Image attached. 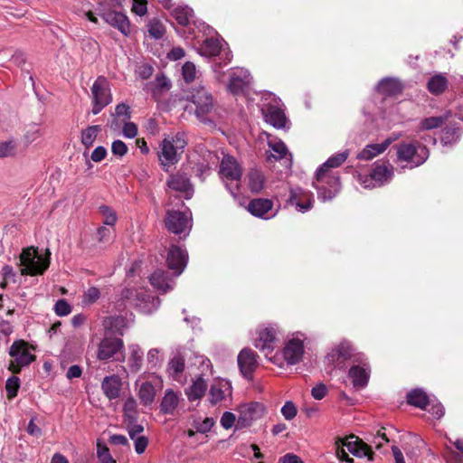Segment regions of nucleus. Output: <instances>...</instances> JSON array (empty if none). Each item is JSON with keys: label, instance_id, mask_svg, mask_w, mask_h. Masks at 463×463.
<instances>
[{"label": "nucleus", "instance_id": "a878e982", "mask_svg": "<svg viewBox=\"0 0 463 463\" xmlns=\"http://www.w3.org/2000/svg\"><path fill=\"white\" fill-rule=\"evenodd\" d=\"M273 203L269 199L258 198L251 200L248 204V211L254 216L270 219L275 216L276 213H269L272 210Z\"/></svg>", "mask_w": 463, "mask_h": 463}, {"label": "nucleus", "instance_id": "864d4df0", "mask_svg": "<svg viewBox=\"0 0 463 463\" xmlns=\"http://www.w3.org/2000/svg\"><path fill=\"white\" fill-rule=\"evenodd\" d=\"M97 455L100 463H116L106 445L98 443Z\"/></svg>", "mask_w": 463, "mask_h": 463}, {"label": "nucleus", "instance_id": "37998d69", "mask_svg": "<svg viewBox=\"0 0 463 463\" xmlns=\"http://www.w3.org/2000/svg\"><path fill=\"white\" fill-rule=\"evenodd\" d=\"M407 402L411 405L425 409L429 405V397L422 389H414L408 393Z\"/></svg>", "mask_w": 463, "mask_h": 463}, {"label": "nucleus", "instance_id": "4d7b16f0", "mask_svg": "<svg viewBox=\"0 0 463 463\" xmlns=\"http://www.w3.org/2000/svg\"><path fill=\"white\" fill-rule=\"evenodd\" d=\"M214 425V420L213 418H205L203 420H198L194 422V428L197 432L205 434L209 432Z\"/></svg>", "mask_w": 463, "mask_h": 463}, {"label": "nucleus", "instance_id": "79ce46f5", "mask_svg": "<svg viewBox=\"0 0 463 463\" xmlns=\"http://www.w3.org/2000/svg\"><path fill=\"white\" fill-rule=\"evenodd\" d=\"M154 96L162 94L171 89V80L164 74H157L156 79L148 83Z\"/></svg>", "mask_w": 463, "mask_h": 463}, {"label": "nucleus", "instance_id": "69168bd1", "mask_svg": "<svg viewBox=\"0 0 463 463\" xmlns=\"http://www.w3.org/2000/svg\"><path fill=\"white\" fill-rule=\"evenodd\" d=\"M235 415L230 411L224 412L221 418V425L225 430L231 429L235 424Z\"/></svg>", "mask_w": 463, "mask_h": 463}, {"label": "nucleus", "instance_id": "20e7f679", "mask_svg": "<svg viewBox=\"0 0 463 463\" xmlns=\"http://www.w3.org/2000/svg\"><path fill=\"white\" fill-rule=\"evenodd\" d=\"M191 101L195 106L196 118L204 124L212 123L216 104L209 90L203 86L193 89Z\"/></svg>", "mask_w": 463, "mask_h": 463}, {"label": "nucleus", "instance_id": "0e129e2a", "mask_svg": "<svg viewBox=\"0 0 463 463\" xmlns=\"http://www.w3.org/2000/svg\"><path fill=\"white\" fill-rule=\"evenodd\" d=\"M143 430L144 427L142 425L137 424L136 420H128V432L131 439H135V438L138 437Z\"/></svg>", "mask_w": 463, "mask_h": 463}, {"label": "nucleus", "instance_id": "aec40b11", "mask_svg": "<svg viewBox=\"0 0 463 463\" xmlns=\"http://www.w3.org/2000/svg\"><path fill=\"white\" fill-rule=\"evenodd\" d=\"M401 137L400 134H392L382 143L379 144H369L357 155V158L360 160L369 161L375 156L383 154L392 143L396 141Z\"/></svg>", "mask_w": 463, "mask_h": 463}, {"label": "nucleus", "instance_id": "f03ea898", "mask_svg": "<svg viewBox=\"0 0 463 463\" xmlns=\"http://www.w3.org/2000/svg\"><path fill=\"white\" fill-rule=\"evenodd\" d=\"M21 274L29 276L43 275L50 266V252L40 255L34 247L23 250L20 255Z\"/></svg>", "mask_w": 463, "mask_h": 463}, {"label": "nucleus", "instance_id": "a18cd8bd", "mask_svg": "<svg viewBox=\"0 0 463 463\" xmlns=\"http://www.w3.org/2000/svg\"><path fill=\"white\" fill-rule=\"evenodd\" d=\"M447 118V116L426 118L420 121L419 130H431L438 128L443 125Z\"/></svg>", "mask_w": 463, "mask_h": 463}, {"label": "nucleus", "instance_id": "f3484780", "mask_svg": "<svg viewBox=\"0 0 463 463\" xmlns=\"http://www.w3.org/2000/svg\"><path fill=\"white\" fill-rule=\"evenodd\" d=\"M188 255L184 249L178 246H171L167 257L166 262L170 269L174 271V276L178 277L184 269L187 264Z\"/></svg>", "mask_w": 463, "mask_h": 463}, {"label": "nucleus", "instance_id": "5701e85b", "mask_svg": "<svg viewBox=\"0 0 463 463\" xmlns=\"http://www.w3.org/2000/svg\"><path fill=\"white\" fill-rule=\"evenodd\" d=\"M289 201L298 212L306 213L312 208L314 197L309 191L296 188L290 191Z\"/></svg>", "mask_w": 463, "mask_h": 463}, {"label": "nucleus", "instance_id": "6e6d98bb", "mask_svg": "<svg viewBox=\"0 0 463 463\" xmlns=\"http://www.w3.org/2000/svg\"><path fill=\"white\" fill-rule=\"evenodd\" d=\"M100 297V291L96 287L89 288L83 295V303L86 305H90L96 302Z\"/></svg>", "mask_w": 463, "mask_h": 463}, {"label": "nucleus", "instance_id": "c756f323", "mask_svg": "<svg viewBox=\"0 0 463 463\" xmlns=\"http://www.w3.org/2000/svg\"><path fill=\"white\" fill-rule=\"evenodd\" d=\"M261 110L267 123L272 125L276 128H283L285 127L287 118L281 109L277 106L269 105Z\"/></svg>", "mask_w": 463, "mask_h": 463}, {"label": "nucleus", "instance_id": "f704fd0d", "mask_svg": "<svg viewBox=\"0 0 463 463\" xmlns=\"http://www.w3.org/2000/svg\"><path fill=\"white\" fill-rule=\"evenodd\" d=\"M403 86L402 82L394 78L383 79L376 86L379 93L385 96H394L402 91Z\"/></svg>", "mask_w": 463, "mask_h": 463}, {"label": "nucleus", "instance_id": "f257e3e1", "mask_svg": "<svg viewBox=\"0 0 463 463\" xmlns=\"http://www.w3.org/2000/svg\"><path fill=\"white\" fill-rule=\"evenodd\" d=\"M348 155L347 150L333 155L317 170L313 186L322 201H329L339 193L340 178L334 169L339 167L347 159Z\"/></svg>", "mask_w": 463, "mask_h": 463}, {"label": "nucleus", "instance_id": "4468645a", "mask_svg": "<svg viewBox=\"0 0 463 463\" xmlns=\"http://www.w3.org/2000/svg\"><path fill=\"white\" fill-rule=\"evenodd\" d=\"M144 376L141 375L136 382L138 386L137 395L140 402L145 405H150L154 402L156 394V387L161 388L163 381L158 375L152 374L151 380L142 381Z\"/></svg>", "mask_w": 463, "mask_h": 463}, {"label": "nucleus", "instance_id": "72a5a7b5", "mask_svg": "<svg viewBox=\"0 0 463 463\" xmlns=\"http://www.w3.org/2000/svg\"><path fill=\"white\" fill-rule=\"evenodd\" d=\"M128 354L127 357L128 366L133 373H137L143 364V351L137 344H131L128 346Z\"/></svg>", "mask_w": 463, "mask_h": 463}, {"label": "nucleus", "instance_id": "4be33fe9", "mask_svg": "<svg viewBox=\"0 0 463 463\" xmlns=\"http://www.w3.org/2000/svg\"><path fill=\"white\" fill-rule=\"evenodd\" d=\"M238 364L242 375L250 379L258 366L256 354L250 348L242 349L238 355Z\"/></svg>", "mask_w": 463, "mask_h": 463}, {"label": "nucleus", "instance_id": "09e8293b", "mask_svg": "<svg viewBox=\"0 0 463 463\" xmlns=\"http://www.w3.org/2000/svg\"><path fill=\"white\" fill-rule=\"evenodd\" d=\"M100 214L103 217V223L109 226H114L117 222L118 217L116 213L107 205H101L99 208Z\"/></svg>", "mask_w": 463, "mask_h": 463}, {"label": "nucleus", "instance_id": "1a4fd4ad", "mask_svg": "<svg viewBox=\"0 0 463 463\" xmlns=\"http://www.w3.org/2000/svg\"><path fill=\"white\" fill-rule=\"evenodd\" d=\"M9 354L14 360L9 364L8 369L14 373H19L22 367L29 365L35 358L31 347L24 340L14 341Z\"/></svg>", "mask_w": 463, "mask_h": 463}, {"label": "nucleus", "instance_id": "a19ab883", "mask_svg": "<svg viewBox=\"0 0 463 463\" xmlns=\"http://www.w3.org/2000/svg\"><path fill=\"white\" fill-rule=\"evenodd\" d=\"M222 51V42L218 39L207 38L199 49L201 55L207 57L217 56Z\"/></svg>", "mask_w": 463, "mask_h": 463}, {"label": "nucleus", "instance_id": "ea45409f", "mask_svg": "<svg viewBox=\"0 0 463 463\" xmlns=\"http://www.w3.org/2000/svg\"><path fill=\"white\" fill-rule=\"evenodd\" d=\"M249 189L252 193H260L265 184L264 175L258 169H251L247 175Z\"/></svg>", "mask_w": 463, "mask_h": 463}, {"label": "nucleus", "instance_id": "774afa93", "mask_svg": "<svg viewBox=\"0 0 463 463\" xmlns=\"http://www.w3.org/2000/svg\"><path fill=\"white\" fill-rule=\"evenodd\" d=\"M146 5L147 3L146 0H133L132 11L136 14L142 16L146 14Z\"/></svg>", "mask_w": 463, "mask_h": 463}, {"label": "nucleus", "instance_id": "f8f14e48", "mask_svg": "<svg viewBox=\"0 0 463 463\" xmlns=\"http://www.w3.org/2000/svg\"><path fill=\"white\" fill-rule=\"evenodd\" d=\"M353 355L354 348L352 345L348 341L343 340L330 349L325 358V362L330 371L336 368L343 369L345 366V363L351 359Z\"/></svg>", "mask_w": 463, "mask_h": 463}, {"label": "nucleus", "instance_id": "de8ad7c7", "mask_svg": "<svg viewBox=\"0 0 463 463\" xmlns=\"http://www.w3.org/2000/svg\"><path fill=\"white\" fill-rule=\"evenodd\" d=\"M146 361L150 369L159 367L164 361L161 350L158 348L150 349L146 354Z\"/></svg>", "mask_w": 463, "mask_h": 463}, {"label": "nucleus", "instance_id": "49530a36", "mask_svg": "<svg viewBox=\"0 0 463 463\" xmlns=\"http://www.w3.org/2000/svg\"><path fill=\"white\" fill-rule=\"evenodd\" d=\"M147 32L150 37L154 39H161L165 33V25L157 19H152L147 24Z\"/></svg>", "mask_w": 463, "mask_h": 463}, {"label": "nucleus", "instance_id": "6e6552de", "mask_svg": "<svg viewBox=\"0 0 463 463\" xmlns=\"http://www.w3.org/2000/svg\"><path fill=\"white\" fill-rule=\"evenodd\" d=\"M196 363L202 367L201 373L196 376L185 392L188 400L192 402L203 397L208 387L205 377H209L213 374L212 364L209 359L201 356L196 359Z\"/></svg>", "mask_w": 463, "mask_h": 463}, {"label": "nucleus", "instance_id": "2eb2a0df", "mask_svg": "<svg viewBox=\"0 0 463 463\" xmlns=\"http://www.w3.org/2000/svg\"><path fill=\"white\" fill-rule=\"evenodd\" d=\"M239 417L237 420V428H245L252 424L253 421L260 419L265 412V408L259 402L242 404L238 409Z\"/></svg>", "mask_w": 463, "mask_h": 463}, {"label": "nucleus", "instance_id": "338daca9", "mask_svg": "<svg viewBox=\"0 0 463 463\" xmlns=\"http://www.w3.org/2000/svg\"><path fill=\"white\" fill-rule=\"evenodd\" d=\"M111 152L115 156H123L128 152V146L121 140H115L111 145Z\"/></svg>", "mask_w": 463, "mask_h": 463}, {"label": "nucleus", "instance_id": "58836bf2", "mask_svg": "<svg viewBox=\"0 0 463 463\" xmlns=\"http://www.w3.org/2000/svg\"><path fill=\"white\" fill-rule=\"evenodd\" d=\"M184 370V358L180 355H175L168 363V375L175 381H180Z\"/></svg>", "mask_w": 463, "mask_h": 463}, {"label": "nucleus", "instance_id": "8fccbe9b", "mask_svg": "<svg viewBox=\"0 0 463 463\" xmlns=\"http://www.w3.org/2000/svg\"><path fill=\"white\" fill-rule=\"evenodd\" d=\"M20 388V379L17 376H11L7 379L5 383V390L8 399H13L17 395Z\"/></svg>", "mask_w": 463, "mask_h": 463}, {"label": "nucleus", "instance_id": "c03bdc74", "mask_svg": "<svg viewBox=\"0 0 463 463\" xmlns=\"http://www.w3.org/2000/svg\"><path fill=\"white\" fill-rule=\"evenodd\" d=\"M100 131V127L98 125L90 126L81 132V143L86 146V148H90L99 132Z\"/></svg>", "mask_w": 463, "mask_h": 463}, {"label": "nucleus", "instance_id": "5fc2aeb1", "mask_svg": "<svg viewBox=\"0 0 463 463\" xmlns=\"http://www.w3.org/2000/svg\"><path fill=\"white\" fill-rule=\"evenodd\" d=\"M182 75L186 82L193 81L196 77V68L193 62L187 61L182 67Z\"/></svg>", "mask_w": 463, "mask_h": 463}, {"label": "nucleus", "instance_id": "ddd939ff", "mask_svg": "<svg viewBox=\"0 0 463 463\" xmlns=\"http://www.w3.org/2000/svg\"><path fill=\"white\" fill-rule=\"evenodd\" d=\"M167 230L175 234L188 236L192 229V216L189 212L169 211L165 217Z\"/></svg>", "mask_w": 463, "mask_h": 463}, {"label": "nucleus", "instance_id": "473e14b6", "mask_svg": "<svg viewBox=\"0 0 463 463\" xmlns=\"http://www.w3.org/2000/svg\"><path fill=\"white\" fill-rule=\"evenodd\" d=\"M104 20L118 28L124 35L130 33L128 17L120 12H109L103 15Z\"/></svg>", "mask_w": 463, "mask_h": 463}, {"label": "nucleus", "instance_id": "13d9d810", "mask_svg": "<svg viewBox=\"0 0 463 463\" xmlns=\"http://www.w3.org/2000/svg\"><path fill=\"white\" fill-rule=\"evenodd\" d=\"M123 125L122 133L127 138H134L137 135V127L135 123L128 120L121 122Z\"/></svg>", "mask_w": 463, "mask_h": 463}, {"label": "nucleus", "instance_id": "9d476101", "mask_svg": "<svg viewBox=\"0 0 463 463\" xmlns=\"http://www.w3.org/2000/svg\"><path fill=\"white\" fill-rule=\"evenodd\" d=\"M305 335L300 332L294 333L287 337L281 354L288 364H297L302 360L305 353Z\"/></svg>", "mask_w": 463, "mask_h": 463}, {"label": "nucleus", "instance_id": "bb28decb", "mask_svg": "<svg viewBox=\"0 0 463 463\" xmlns=\"http://www.w3.org/2000/svg\"><path fill=\"white\" fill-rule=\"evenodd\" d=\"M165 8L171 10V15L181 25H187L193 17V10L188 6L176 5L171 0H159Z\"/></svg>", "mask_w": 463, "mask_h": 463}, {"label": "nucleus", "instance_id": "6ab92c4d", "mask_svg": "<svg viewBox=\"0 0 463 463\" xmlns=\"http://www.w3.org/2000/svg\"><path fill=\"white\" fill-rule=\"evenodd\" d=\"M370 373V365L365 361L353 365L349 369L348 378L351 380L354 388L357 390L364 389L368 383Z\"/></svg>", "mask_w": 463, "mask_h": 463}, {"label": "nucleus", "instance_id": "39448f33", "mask_svg": "<svg viewBox=\"0 0 463 463\" xmlns=\"http://www.w3.org/2000/svg\"><path fill=\"white\" fill-rule=\"evenodd\" d=\"M91 113L98 115L112 102L110 83L104 76H99L90 87Z\"/></svg>", "mask_w": 463, "mask_h": 463}, {"label": "nucleus", "instance_id": "3c124183", "mask_svg": "<svg viewBox=\"0 0 463 463\" xmlns=\"http://www.w3.org/2000/svg\"><path fill=\"white\" fill-rule=\"evenodd\" d=\"M137 406V401L133 397H128L126 400L123 406V411L128 420H136Z\"/></svg>", "mask_w": 463, "mask_h": 463}, {"label": "nucleus", "instance_id": "4c0bfd02", "mask_svg": "<svg viewBox=\"0 0 463 463\" xmlns=\"http://www.w3.org/2000/svg\"><path fill=\"white\" fill-rule=\"evenodd\" d=\"M130 108L126 103L118 104L115 108V112L111 114L113 119L110 122V128L117 130L120 128L121 122L129 120Z\"/></svg>", "mask_w": 463, "mask_h": 463}, {"label": "nucleus", "instance_id": "9b49d317", "mask_svg": "<svg viewBox=\"0 0 463 463\" xmlns=\"http://www.w3.org/2000/svg\"><path fill=\"white\" fill-rule=\"evenodd\" d=\"M97 358L100 361L109 359L120 362L125 361L126 356L124 354V343L122 339L110 336L106 333L98 346Z\"/></svg>", "mask_w": 463, "mask_h": 463}, {"label": "nucleus", "instance_id": "0eeeda50", "mask_svg": "<svg viewBox=\"0 0 463 463\" xmlns=\"http://www.w3.org/2000/svg\"><path fill=\"white\" fill-rule=\"evenodd\" d=\"M241 175V167L235 158L231 156H223L220 166V175L226 188L234 197L239 189Z\"/></svg>", "mask_w": 463, "mask_h": 463}, {"label": "nucleus", "instance_id": "e2e57ef3", "mask_svg": "<svg viewBox=\"0 0 463 463\" xmlns=\"http://www.w3.org/2000/svg\"><path fill=\"white\" fill-rule=\"evenodd\" d=\"M360 439L354 436L347 438L345 440H341L342 446L345 447L354 456L359 445Z\"/></svg>", "mask_w": 463, "mask_h": 463}, {"label": "nucleus", "instance_id": "b1692460", "mask_svg": "<svg viewBox=\"0 0 463 463\" xmlns=\"http://www.w3.org/2000/svg\"><path fill=\"white\" fill-rule=\"evenodd\" d=\"M270 154L268 156V160L270 161L272 158L275 160H285V166L290 167L292 164V156L288 153L286 145L279 139L270 138L268 141Z\"/></svg>", "mask_w": 463, "mask_h": 463}, {"label": "nucleus", "instance_id": "bf43d9fd", "mask_svg": "<svg viewBox=\"0 0 463 463\" xmlns=\"http://www.w3.org/2000/svg\"><path fill=\"white\" fill-rule=\"evenodd\" d=\"M373 454L371 447L360 440L354 456L358 458L367 457L369 460H373Z\"/></svg>", "mask_w": 463, "mask_h": 463}, {"label": "nucleus", "instance_id": "052dcab7", "mask_svg": "<svg viewBox=\"0 0 463 463\" xmlns=\"http://www.w3.org/2000/svg\"><path fill=\"white\" fill-rule=\"evenodd\" d=\"M54 311L60 317L67 316L71 312V307L65 299H60L54 306Z\"/></svg>", "mask_w": 463, "mask_h": 463}, {"label": "nucleus", "instance_id": "dca6fc26", "mask_svg": "<svg viewBox=\"0 0 463 463\" xmlns=\"http://www.w3.org/2000/svg\"><path fill=\"white\" fill-rule=\"evenodd\" d=\"M277 329L273 326L260 328L258 336L254 341L256 348L262 351L266 357L269 356L275 348L277 340Z\"/></svg>", "mask_w": 463, "mask_h": 463}, {"label": "nucleus", "instance_id": "cd10ccee", "mask_svg": "<svg viewBox=\"0 0 463 463\" xmlns=\"http://www.w3.org/2000/svg\"><path fill=\"white\" fill-rule=\"evenodd\" d=\"M122 387V382L118 375L112 374L104 377L101 382V390L104 395L109 400H115L119 397Z\"/></svg>", "mask_w": 463, "mask_h": 463}, {"label": "nucleus", "instance_id": "c9c22d12", "mask_svg": "<svg viewBox=\"0 0 463 463\" xmlns=\"http://www.w3.org/2000/svg\"><path fill=\"white\" fill-rule=\"evenodd\" d=\"M180 399V392H175L172 389L166 390L160 404L161 411L165 414H173L179 404Z\"/></svg>", "mask_w": 463, "mask_h": 463}, {"label": "nucleus", "instance_id": "2f4dec72", "mask_svg": "<svg viewBox=\"0 0 463 463\" xmlns=\"http://www.w3.org/2000/svg\"><path fill=\"white\" fill-rule=\"evenodd\" d=\"M378 186L389 183L393 176V167L390 164H375L371 173Z\"/></svg>", "mask_w": 463, "mask_h": 463}, {"label": "nucleus", "instance_id": "680f3d73", "mask_svg": "<svg viewBox=\"0 0 463 463\" xmlns=\"http://www.w3.org/2000/svg\"><path fill=\"white\" fill-rule=\"evenodd\" d=\"M297 408L292 402H287L281 408V413L288 420L294 419L297 415Z\"/></svg>", "mask_w": 463, "mask_h": 463}, {"label": "nucleus", "instance_id": "a211bd4d", "mask_svg": "<svg viewBox=\"0 0 463 463\" xmlns=\"http://www.w3.org/2000/svg\"><path fill=\"white\" fill-rule=\"evenodd\" d=\"M251 82L250 72L243 68L232 69L230 72V80L228 90L232 94H240L244 91L245 88Z\"/></svg>", "mask_w": 463, "mask_h": 463}, {"label": "nucleus", "instance_id": "7ed1b4c3", "mask_svg": "<svg viewBox=\"0 0 463 463\" xmlns=\"http://www.w3.org/2000/svg\"><path fill=\"white\" fill-rule=\"evenodd\" d=\"M186 144L184 133L165 137L161 143V151L158 155L162 166L165 168L176 164Z\"/></svg>", "mask_w": 463, "mask_h": 463}, {"label": "nucleus", "instance_id": "393cba45", "mask_svg": "<svg viewBox=\"0 0 463 463\" xmlns=\"http://www.w3.org/2000/svg\"><path fill=\"white\" fill-rule=\"evenodd\" d=\"M167 185L172 190L184 193L186 199H190L194 194V187L190 179L182 173L170 175L167 180Z\"/></svg>", "mask_w": 463, "mask_h": 463}, {"label": "nucleus", "instance_id": "603ef678", "mask_svg": "<svg viewBox=\"0 0 463 463\" xmlns=\"http://www.w3.org/2000/svg\"><path fill=\"white\" fill-rule=\"evenodd\" d=\"M16 145L13 140L0 141V158L15 154Z\"/></svg>", "mask_w": 463, "mask_h": 463}, {"label": "nucleus", "instance_id": "e433bc0d", "mask_svg": "<svg viewBox=\"0 0 463 463\" xmlns=\"http://www.w3.org/2000/svg\"><path fill=\"white\" fill-rule=\"evenodd\" d=\"M449 86V80L445 74L437 73L432 75L427 82V89L432 95L443 93Z\"/></svg>", "mask_w": 463, "mask_h": 463}, {"label": "nucleus", "instance_id": "7c9ffc66", "mask_svg": "<svg viewBox=\"0 0 463 463\" xmlns=\"http://www.w3.org/2000/svg\"><path fill=\"white\" fill-rule=\"evenodd\" d=\"M151 285L157 290L165 293L173 289L175 280L163 269H156L150 277Z\"/></svg>", "mask_w": 463, "mask_h": 463}, {"label": "nucleus", "instance_id": "423d86ee", "mask_svg": "<svg viewBox=\"0 0 463 463\" xmlns=\"http://www.w3.org/2000/svg\"><path fill=\"white\" fill-rule=\"evenodd\" d=\"M428 157L429 151L425 146L405 142L397 146L398 162L406 163L402 167L415 168L422 165Z\"/></svg>", "mask_w": 463, "mask_h": 463}, {"label": "nucleus", "instance_id": "412c9836", "mask_svg": "<svg viewBox=\"0 0 463 463\" xmlns=\"http://www.w3.org/2000/svg\"><path fill=\"white\" fill-rule=\"evenodd\" d=\"M135 305L144 314H150L160 305L158 298L152 296L146 289L140 288L135 294Z\"/></svg>", "mask_w": 463, "mask_h": 463}, {"label": "nucleus", "instance_id": "c85d7f7f", "mask_svg": "<svg viewBox=\"0 0 463 463\" xmlns=\"http://www.w3.org/2000/svg\"><path fill=\"white\" fill-rule=\"evenodd\" d=\"M231 395V383L226 380H220L211 386L209 400L212 404H217Z\"/></svg>", "mask_w": 463, "mask_h": 463}]
</instances>
